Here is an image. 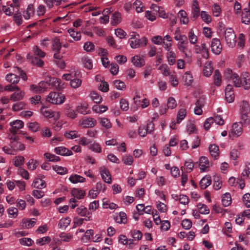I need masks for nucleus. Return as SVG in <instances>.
Listing matches in <instances>:
<instances>
[{
  "label": "nucleus",
  "instance_id": "f257e3e1",
  "mask_svg": "<svg viewBox=\"0 0 250 250\" xmlns=\"http://www.w3.org/2000/svg\"><path fill=\"white\" fill-rule=\"evenodd\" d=\"M57 83H58V86H59L60 84L59 81L55 78H51L49 80V82H41L38 85L34 84L31 85L30 86V89L32 90L35 91L37 92H42L48 88V87L50 85L51 83H53L54 84H56Z\"/></svg>",
  "mask_w": 250,
  "mask_h": 250
},
{
  "label": "nucleus",
  "instance_id": "f03ea898",
  "mask_svg": "<svg viewBox=\"0 0 250 250\" xmlns=\"http://www.w3.org/2000/svg\"><path fill=\"white\" fill-rule=\"evenodd\" d=\"M46 100L51 104H59L64 102L65 97L62 94L52 92L47 96Z\"/></svg>",
  "mask_w": 250,
  "mask_h": 250
},
{
  "label": "nucleus",
  "instance_id": "7ed1b4c3",
  "mask_svg": "<svg viewBox=\"0 0 250 250\" xmlns=\"http://www.w3.org/2000/svg\"><path fill=\"white\" fill-rule=\"evenodd\" d=\"M224 77L228 80H232L234 84L236 87H239L241 86L242 81H240L239 76L236 73H233L231 69H227L225 71Z\"/></svg>",
  "mask_w": 250,
  "mask_h": 250
},
{
  "label": "nucleus",
  "instance_id": "20e7f679",
  "mask_svg": "<svg viewBox=\"0 0 250 250\" xmlns=\"http://www.w3.org/2000/svg\"><path fill=\"white\" fill-rule=\"evenodd\" d=\"M225 38L228 45L233 48L236 44V35L231 28L227 29L225 31Z\"/></svg>",
  "mask_w": 250,
  "mask_h": 250
},
{
  "label": "nucleus",
  "instance_id": "39448f33",
  "mask_svg": "<svg viewBox=\"0 0 250 250\" xmlns=\"http://www.w3.org/2000/svg\"><path fill=\"white\" fill-rule=\"evenodd\" d=\"M211 48L212 52L215 54H219L222 51V45L218 39L213 38L211 41Z\"/></svg>",
  "mask_w": 250,
  "mask_h": 250
},
{
  "label": "nucleus",
  "instance_id": "423d86ee",
  "mask_svg": "<svg viewBox=\"0 0 250 250\" xmlns=\"http://www.w3.org/2000/svg\"><path fill=\"white\" fill-rule=\"evenodd\" d=\"M100 171L103 180L105 183L110 184L112 182V179L109 170L103 166L100 167Z\"/></svg>",
  "mask_w": 250,
  "mask_h": 250
},
{
  "label": "nucleus",
  "instance_id": "0eeeda50",
  "mask_svg": "<svg viewBox=\"0 0 250 250\" xmlns=\"http://www.w3.org/2000/svg\"><path fill=\"white\" fill-rule=\"evenodd\" d=\"M54 151L57 154L60 155L62 156H70L73 155L71 150H69L64 146L55 147Z\"/></svg>",
  "mask_w": 250,
  "mask_h": 250
},
{
  "label": "nucleus",
  "instance_id": "6e6552de",
  "mask_svg": "<svg viewBox=\"0 0 250 250\" xmlns=\"http://www.w3.org/2000/svg\"><path fill=\"white\" fill-rule=\"evenodd\" d=\"M199 166L201 171H207L210 166L208 157H200Z\"/></svg>",
  "mask_w": 250,
  "mask_h": 250
},
{
  "label": "nucleus",
  "instance_id": "1a4fd4ad",
  "mask_svg": "<svg viewBox=\"0 0 250 250\" xmlns=\"http://www.w3.org/2000/svg\"><path fill=\"white\" fill-rule=\"evenodd\" d=\"M242 128L241 126L236 123L233 124L232 129L229 132V136L231 137H238L242 134Z\"/></svg>",
  "mask_w": 250,
  "mask_h": 250
},
{
  "label": "nucleus",
  "instance_id": "9d476101",
  "mask_svg": "<svg viewBox=\"0 0 250 250\" xmlns=\"http://www.w3.org/2000/svg\"><path fill=\"white\" fill-rule=\"evenodd\" d=\"M242 118L244 120H246L250 114V106L247 102H244L241 109Z\"/></svg>",
  "mask_w": 250,
  "mask_h": 250
},
{
  "label": "nucleus",
  "instance_id": "9b49d317",
  "mask_svg": "<svg viewBox=\"0 0 250 250\" xmlns=\"http://www.w3.org/2000/svg\"><path fill=\"white\" fill-rule=\"evenodd\" d=\"M200 9L198 1L196 0H194L192 4V16L191 17V20L193 21L196 20L199 16Z\"/></svg>",
  "mask_w": 250,
  "mask_h": 250
},
{
  "label": "nucleus",
  "instance_id": "f8f14e48",
  "mask_svg": "<svg viewBox=\"0 0 250 250\" xmlns=\"http://www.w3.org/2000/svg\"><path fill=\"white\" fill-rule=\"evenodd\" d=\"M96 123V121L92 118H86L83 119L81 121V125L83 127H92L94 126Z\"/></svg>",
  "mask_w": 250,
  "mask_h": 250
},
{
  "label": "nucleus",
  "instance_id": "ddd939ff",
  "mask_svg": "<svg viewBox=\"0 0 250 250\" xmlns=\"http://www.w3.org/2000/svg\"><path fill=\"white\" fill-rule=\"evenodd\" d=\"M42 114L46 118H56V114L57 115V118H58V113L52 111L51 110L46 107H42L41 109Z\"/></svg>",
  "mask_w": 250,
  "mask_h": 250
},
{
  "label": "nucleus",
  "instance_id": "4468645a",
  "mask_svg": "<svg viewBox=\"0 0 250 250\" xmlns=\"http://www.w3.org/2000/svg\"><path fill=\"white\" fill-rule=\"evenodd\" d=\"M36 224V219H23L21 223V226L24 229H30Z\"/></svg>",
  "mask_w": 250,
  "mask_h": 250
},
{
  "label": "nucleus",
  "instance_id": "2eb2a0df",
  "mask_svg": "<svg viewBox=\"0 0 250 250\" xmlns=\"http://www.w3.org/2000/svg\"><path fill=\"white\" fill-rule=\"evenodd\" d=\"M242 21L243 23L248 24L250 22V8H245L242 14Z\"/></svg>",
  "mask_w": 250,
  "mask_h": 250
},
{
  "label": "nucleus",
  "instance_id": "dca6fc26",
  "mask_svg": "<svg viewBox=\"0 0 250 250\" xmlns=\"http://www.w3.org/2000/svg\"><path fill=\"white\" fill-rule=\"evenodd\" d=\"M131 62L135 66L138 67H141L145 65L144 59L139 56L133 57Z\"/></svg>",
  "mask_w": 250,
  "mask_h": 250
},
{
  "label": "nucleus",
  "instance_id": "f3484780",
  "mask_svg": "<svg viewBox=\"0 0 250 250\" xmlns=\"http://www.w3.org/2000/svg\"><path fill=\"white\" fill-rule=\"evenodd\" d=\"M186 45V44H178V48L180 52H182L185 55L186 58H190L192 56L191 51L188 49Z\"/></svg>",
  "mask_w": 250,
  "mask_h": 250
},
{
  "label": "nucleus",
  "instance_id": "a211bd4d",
  "mask_svg": "<svg viewBox=\"0 0 250 250\" xmlns=\"http://www.w3.org/2000/svg\"><path fill=\"white\" fill-rule=\"evenodd\" d=\"M27 58L30 60L31 63L33 65L38 67H42L44 64V62L37 57L30 56L28 55Z\"/></svg>",
  "mask_w": 250,
  "mask_h": 250
},
{
  "label": "nucleus",
  "instance_id": "6ab92c4d",
  "mask_svg": "<svg viewBox=\"0 0 250 250\" xmlns=\"http://www.w3.org/2000/svg\"><path fill=\"white\" fill-rule=\"evenodd\" d=\"M213 71V67L211 62H207L204 65L203 72L206 77L210 76Z\"/></svg>",
  "mask_w": 250,
  "mask_h": 250
},
{
  "label": "nucleus",
  "instance_id": "aec40b11",
  "mask_svg": "<svg viewBox=\"0 0 250 250\" xmlns=\"http://www.w3.org/2000/svg\"><path fill=\"white\" fill-rule=\"evenodd\" d=\"M211 183V177L209 176H206L203 177L200 182V186L202 189H206Z\"/></svg>",
  "mask_w": 250,
  "mask_h": 250
},
{
  "label": "nucleus",
  "instance_id": "412c9836",
  "mask_svg": "<svg viewBox=\"0 0 250 250\" xmlns=\"http://www.w3.org/2000/svg\"><path fill=\"white\" fill-rule=\"evenodd\" d=\"M6 80L11 84H16L20 81V77L16 74L9 73L6 75Z\"/></svg>",
  "mask_w": 250,
  "mask_h": 250
},
{
  "label": "nucleus",
  "instance_id": "4be33fe9",
  "mask_svg": "<svg viewBox=\"0 0 250 250\" xmlns=\"http://www.w3.org/2000/svg\"><path fill=\"white\" fill-rule=\"evenodd\" d=\"M71 193L73 197H76L78 200L83 198L85 196L84 191L77 188L73 189L71 190Z\"/></svg>",
  "mask_w": 250,
  "mask_h": 250
},
{
  "label": "nucleus",
  "instance_id": "5701e85b",
  "mask_svg": "<svg viewBox=\"0 0 250 250\" xmlns=\"http://www.w3.org/2000/svg\"><path fill=\"white\" fill-rule=\"evenodd\" d=\"M69 179L70 181L73 184H76L78 183H83L85 181V178L77 174H74L71 175L69 178Z\"/></svg>",
  "mask_w": 250,
  "mask_h": 250
},
{
  "label": "nucleus",
  "instance_id": "b1692460",
  "mask_svg": "<svg viewBox=\"0 0 250 250\" xmlns=\"http://www.w3.org/2000/svg\"><path fill=\"white\" fill-rule=\"evenodd\" d=\"M32 186L35 188L42 189L46 187V184L44 180L37 178L32 183Z\"/></svg>",
  "mask_w": 250,
  "mask_h": 250
},
{
  "label": "nucleus",
  "instance_id": "393cba45",
  "mask_svg": "<svg viewBox=\"0 0 250 250\" xmlns=\"http://www.w3.org/2000/svg\"><path fill=\"white\" fill-rule=\"evenodd\" d=\"M16 90L17 91L12 94L10 97L11 100L13 101H20L23 98L24 95V92L20 91L19 89Z\"/></svg>",
  "mask_w": 250,
  "mask_h": 250
},
{
  "label": "nucleus",
  "instance_id": "a878e982",
  "mask_svg": "<svg viewBox=\"0 0 250 250\" xmlns=\"http://www.w3.org/2000/svg\"><path fill=\"white\" fill-rule=\"evenodd\" d=\"M115 221L119 224H125L127 222V218L125 213L120 212L119 214L115 217Z\"/></svg>",
  "mask_w": 250,
  "mask_h": 250
},
{
  "label": "nucleus",
  "instance_id": "bb28decb",
  "mask_svg": "<svg viewBox=\"0 0 250 250\" xmlns=\"http://www.w3.org/2000/svg\"><path fill=\"white\" fill-rule=\"evenodd\" d=\"M178 17L180 19V21L183 24H188L189 20L188 18L187 17V14L185 10H181L178 14Z\"/></svg>",
  "mask_w": 250,
  "mask_h": 250
},
{
  "label": "nucleus",
  "instance_id": "cd10ccee",
  "mask_svg": "<svg viewBox=\"0 0 250 250\" xmlns=\"http://www.w3.org/2000/svg\"><path fill=\"white\" fill-rule=\"evenodd\" d=\"M222 202L224 207H228L231 204V198L229 193H226L223 195Z\"/></svg>",
  "mask_w": 250,
  "mask_h": 250
},
{
  "label": "nucleus",
  "instance_id": "c85d7f7f",
  "mask_svg": "<svg viewBox=\"0 0 250 250\" xmlns=\"http://www.w3.org/2000/svg\"><path fill=\"white\" fill-rule=\"evenodd\" d=\"M71 219L69 217L62 218L60 220L58 224L59 228L65 229L70 224Z\"/></svg>",
  "mask_w": 250,
  "mask_h": 250
},
{
  "label": "nucleus",
  "instance_id": "c756f323",
  "mask_svg": "<svg viewBox=\"0 0 250 250\" xmlns=\"http://www.w3.org/2000/svg\"><path fill=\"white\" fill-rule=\"evenodd\" d=\"M167 62L169 65H173L176 62V54L172 51L167 52Z\"/></svg>",
  "mask_w": 250,
  "mask_h": 250
},
{
  "label": "nucleus",
  "instance_id": "7c9ffc66",
  "mask_svg": "<svg viewBox=\"0 0 250 250\" xmlns=\"http://www.w3.org/2000/svg\"><path fill=\"white\" fill-rule=\"evenodd\" d=\"M62 46V43L58 37L54 38L52 42V49L54 51H59Z\"/></svg>",
  "mask_w": 250,
  "mask_h": 250
},
{
  "label": "nucleus",
  "instance_id": "2f4dec72",
  "mask_svg": "<svg viewBox=\"0 0 250 250\" xmlns=\"http://www.w3.org/2000/svg\"><path fill=\"white\" fill-rule=\"evenodd\" d=\"M213 188L215 190L220 189L222 186V181L219 176H215L213 179Z\"/></svg>",
  "mask_w": 250,
  "mask_h": 250
},
{
  "label": "nucleus",
  "instance_id": "473e14b6",
  "mask_svg": "<svg viewBox=\"0 0 250 250\" xmlns=\"http://www.w3.org/2000/svg\"><path fill=\"white\" fill-rule=\"evenodd\" d=\"M34 13V9L33 7V5L32 4H30L28 5L26 12H23V17L24 18L28 20L30 18V16H33Z\"/></svg>",
  "mask_w": 250,
  "mask_h": 250
},
{
  "label": "nucleus",
  "instance_id": "72a5a7b5",
  "mask_svg": "<svg viewBox=\"0 0 250 250\" xmlns=\"http://www.w3.org/2000/svg\"><path fill=\"white\" fill-rule=\"evenodd\" d=\"M82 62L84 67L88 69H91L93 67L92 61L88 57L84 56L82 58Z\"/></svg>",
  "mask_w": 250,
  "mask_h": 250
},
{
  "label": "nucleus",
  "instance_id": "f704fd0d",
  "mask_svg": "<svg viewBox=\"0 0 250 250\" xmlns=\"http://www.w3.org/2000/svg\"><path fill=\"white\" fill-rule=\"evenodd\" d=\"M214 83L217 86L221 85L222 83V77L218 70H215L214 75Z\"/></svg>",
  "mask_w": 250,
  "mask_h": 250
},
{
  "label": "nucleus",
  "instance_id": "c9c22d12",
  "mask_svg": "<svg viewBox=\"0 0 250 250\" xmlns=\"http://www.w3.org/2000/svg\"><path fill=\"white\" fill-rule=\"evenodd\" d=\"M208 149L210 153L211 156H219V148L216 145L214 144L210 145L209 146Z\"/></svg>",
  "mask_w": 250,
  "mask_h": 250
},
{
  "label": "nucleus",
  "instance_id": "e433bc0d",
  "mask_svg": "<svg viewBox=\"0 0 250 250\" xmlns=\"http://www.w3.org/2000/svg\"><path fill=\"white\" fill-rule=\"evenodd\" d=\"M77 213L81 216H84L90 211H88L87 208L83 206H81L76 208Z\"/></svg>",
  "mask_w": 250,
  "mask_h": 250
},
{
  "label": "nucleus",
  "instance_id": "4c0bfd02",
  "mask_svg": "<svg viewBox=\"0 0 250 250\" xmlns=\"http://www.w3.org/2000/svg\"><path fill=\"white\" fill-rule=\"evenodd\" d=\"M68 32L70 35L75 40L79 41L81 39V34L80 32L75 31L73 29H69Z\"/></svg>",
  "mask_w": 250,
  "mask_h": 250
},
{
  "label": "nucleus",
  "instance_id": "58836bf2",
  "mask_svg": "<svg viewBox=\"0 0 250 250\" xmlns=\"http://www.w3.org/2000/svg\"><path fill=\"white\" fill-rule=\"evenodd\" d=\"M66 0H43L49 8L52 7L53 4L57 6L61 4L62 1H65Z\"/></svg>",
  "mask_w": 250,
  "mask_h": 250
},
{
  "label": "nucleus",
  "instance_id": "ea45409f",
  "mask_svg": "<svg viewBox=\"0 0 250 250\" xmlns=\"http://www.w3.org/2000/svg\"><path fill=\"white\" fill-rule=\"evenodd\" d=\"M187 114V111L185 109H180L177 114V123H180L182 120H183L186 117Z\"/></svg>",
  "mask_w": 250,
  "mask_h": 250
},
{
  "label": "nucleus",
  "instance_id": "a19ab883",
  "mask_svg": "<svg viewBox=\"0 0 250 250\" xmlns=\"http://www.w3.org/2000/svg\"><path fill=\"white\" fill-rule=\"evenodd\" d=\"M59 237L62 241L68 242L71 241L72 238V235L69 233L62 232L60 234Z\"/></svg>",
  "mask_w": 250,
  "mask_h": 250
},
{
  "label": "nucleus",
  "instance_id": "79ce46f5",
  "mask_svg": "<svg viewBox=\"0 0 250 250\" xmlns=\"http://www.w3.org/2000/svg\"><path fill=\"white\" fill-rule=\"evenodd\" d=\"M115 87L119 90H123L125 88V84L124 82L120 80H115L113 82Z\"/></svg>",
  "mask_w": 250,
  "mask_h": 250
},
{
  "label": "nucleus",
  "instance_id": "37998d69",
  "mask_svg": "<svg viewBox=\"0 0 250 250\" xmlns=\"http://www.w3.org/2000/svg\"><path fill=\"white\" fill-rule=\"evenodd\" d=\"M76 111L78 113L84 115L89 113V112L87 110V105L85 104H81L78 106L76 108Z\"/></svg>",
  "mask_w": 250,
  "mask_h": 250
},
{
  "label": "nucleus",
  "instance_id": "c03bdc74",
  "mask_svg": "<svg viewBox=\"0 0 250 250\" xmlns=\"http://www.w3.org/2000/svg\"><path fill=\"white\" fill-rule=\"evenodd\" d=\"M197 207L200 213L204 214H208L209 213V210L206 205L202 204H198Z\"/></svg>",
  "mask_w": 250,
  "mask_h": 250
},
{
  "label": "nucleus",
  "instance_id": "a18cd8bd",
  "mask_svg": "<svg viewBox=\"0 0 250 250\" xmlns=\"http://www.w3.org/2000/svg\"><path fill=\"white\" fill-rule=\"evenodd\" d=\"M130 45L132 48H137L140 46V41L139 38H136L133 40H129Z\"/></svg>",
  "mask_w": 250,
  "mask_h": 250
},
{
  "label": "nucleus",
  "instance_id": "49530a36",
  "mask_svg": "<svg viewBox=\"0 0 250 250\" xmlns=\"http://www.w3.org/2000/svg\"><path fill=\"white\" fill-rule=\"evenodd\" d=\"M51 241V238L49 236H45L40 239H38L36 241V243L40 245V246H43L46 244L49 243Z\"/></svg>",
  "mask_w": 250,
  "mask_h": 250
},
{
  "label": "nucleus",
  "instance_id": "de8ad7c7",
  "mask_svg": "<svg viewBox=\"0 0 250 250\" xmlns=\"http://www.w3.org/2000/svg\"><path fill=\"white\" fill-rule=\"evenodd\" d=\"M188 39L190 42L191 44H194L197 42V37L194 34V31L192 29H191L188 33Z\"/></svg>",
  "mask_w": 250,
  "mask_h": 250
},
{
  "label": "nucleus",
  "instance_id": "09e8293b",
  "mask_svg": "<svg viewBox=\"0 0 250 250\" xmlns=\"http://www.w3.org/2000/svg\"><path fill=\"white\" fill-rule=\"evenodd\" d=\"M183 79L185 80L186 84L187 85H190L193 82V79L192 75L188 72L185 73Z\"/></svg>",
  "mask_w": 250,
  "mask_h": 250
},
{
  "label": "nucleus",
  "instance_id": "8fccbe9b",
  "mask_svg": "<svg viewBox=\"0 0 250 250\" xmlns=\"http://www.w3.org/2000/svg\"><path fill=\"white\" fill-rule=\"evenodd\" d=\"M20 243L23 246H30L32 245L33 241L30 238H22L19 240Z\"/></svg>",
  "mask_w": 250,
  "mask_h": 250
},
{
  "label": "nucleus",
  "instance_id": "3c124183",
  "mask_svg": "<svg viewBox=\"0 0 250 250\" xmlns=\"http://www.w3.org/2000/svg\"><path fill=\"white\" fill-rule=\"evenodd\" d=\"M53 169L57 172V173L63 175L67 173V170L66 168L62 167L57 165L54 166L53 167Z\"/></svg>",
  "mask_w": 250,
  "mask_h": 250
},
{
  "label": "nucleus",
  "instance_id": "603ef678",
  "mask_svg": "<svg viewBox=\"0 0 250 250\" xmlns=\"http://www.w3.org/2000/svg\"><path fill=\"white\" fill-rule=\"evenodd\" d=\"M201 17L202 19L206 23H209L211 21L210 16L208 14L207 12L205 11H202L201 13Z\"/></svg>",
  "mask_w": 250,
  "mask_h": 250
},
{
  "label": "nucleus",
  "instance_id": "864d4df0",
  "mask_svg": "<svg viewBox=\"0 0 250 250\" xmlns=\"http://www.w3.org/2000/svg\"><path fill=\"white\" fill-rule=\"evenodd\" d=\"M94 47L95 45L92 42H87L84 43L83 49L86 52H90L94 50Z\"/></svg>",
  "mask_w": 250,
  "mask_h": 250
},
{
  "label": "nucleus",
  "instance_id": "5fc2aeb1",
  "mask_svg": "<svg viewBox=\"0 0 250 250\" xmlns=\"http://www.w3.org/2000/svg\"><path fill=\"white\" fill-rule=\"evenodd\" d=\"M33 52L34 55L38 56L41 58H43L45 56V53L40 49L37 46H35L33 47Z\"/></svg>",
  "mask_w": 250,
  "mask_h": 250
},
{
  "label": "nucleus",
  "instance_id": "6e6d98bb",
  "mask_svg": "<svg viewBox=\"0 0 250 250\" xmlns=\"http://www.w3.org/2000/svg\"><path fill=\"white\" fill-rule=\"evenodd\" d=\"M121 15L118 12H115L112 15V23L118 24L120 22Z\"/></svg>",
  "mask_w": 250,
  "mask_h": 250
},
{
  "label": "nucleus",
  "instance_id": "4d7b16f0",
  "mask_svg": "<svg viewBox=\"0 0 250 250\" xmlns=\"http://www.w3.org/2000/svg\"><path fill=\"white\" fill-rule=\"evenodd\" d=\"M91 98L95 103H100L102 101V98L97 93L93 92L91 93Z\"/></svg>",
  "mask_w": 250,
  "mask_h": 250
},
{
  "label": "nucleus",
  "instance_id": "13d9d810",
  "mask_svg": "<svg viewBox=\"0 0 250 250\" xmlns=\"http://www.w3.org/2000/svg\"><path fill=\"white\" fill-rule=\"evenodd\" d=\"M177 105V103L173 97H169L167 100V107L168 108L173 109Z\"/></svg>",
  "mask_w": 250,
  "mask_h": 250
},
{
  "label": "nucleus",
  "instance_id": "bf43d9fd",
  "mask_svg": "<svg viewBox=\"0 0 250 250\" xmlns=\"http://www.w3.org/2000/svg\"><path fill=\"white\" fill-rule=\"evenodd\" d=\"M25 104L23 102H19L13 104L12 109L14 111H18L23 109Z\"/></svg>",
  "mask_w": 250,
  "mask_h": 250
},
{
  "label": "nucleus",
  "instance_id": "052dcab7",
  "mask_svg": "<svg viewBox=\"0 0 250 250\" xmlns=\"http://www.w3.org/2000/svg\"><path fill=\"white\" fill-rule=\"evenodd\" d=\"M182 225L185 229H189L192 227V222L189 219H186L182 221Z\"/></svg>",
  "mask_w": 250,
  "mask_h": 250
},
{
  "label": "nucleus",
  "instance_id": "680f3d73",
  "mask_svg": "<svg viewBox=\"0 0 250 250\" xmlns=\"http://www.w3.org/2000/svg\"><path fill=\"white\" fill-rule=\"evenodd\" d=\"M64 136L67 139H73L78 137L77 132L75 130L66 132L64 133Z\"/></svg>",
  "mask_w": 250,
  "mask_h": 250
},
{
  "label": "nucleus",
  "instance_id": "e2e57ef3",
  "mask_svg": "<svg viewBox=\"0 0 250 250\" xmlns=\"http://www.w3.org/2000/svg\"><path fill=\"white\" fill-rule=\"evenodd\" d=\"M131 235L135 240H139L142 237V232L138 230H134L131 231Z\"/></svg>",
  "mask_w": 250,
  "mask_h": 250
},
{
  "label": "nucleus",
  "instance_id": "0e129e2a",
  "mask_svg": "<svg viewBox=\"0 0 250 250\" xmlns=\"http://www.w3.org/2000/svg\"><path fill=\"white\" fill-rule=\"evenodd\" d=\"M115 33L116 35L120 39L124 38L127 35L126 33L121 28L116 29L115 30Z\"/></svg>",
  "mask_w": 250,
  "mask_h": 250
},
{
  "label": "nucleus",
  "instance_id": "69168bd1",
  "mask_svg": "<svg viewBox=\"0 0 250 250\" xmlns=\"http://www.w3.org/2000/svg\"><path fill=\"white\" fill-rule=\"evenodd\" d=\"M120 107L124 111H127L128 109V103L124 99H121L120 102Z\"/></svg>",
  "mask_w": 250,
  "mask_h": 250
},
{
  "label": "nucleus",
  "instance_id": "338daca9",
  "mask_svg": "<svg viewBox=\"0 0 250 250\" xmlns=\"http://www.w3.org/2000/svg\"><path fill=\"white\" fill-rule=\"evenodd\" d=\"M244 204L247 208H250V194L246 193L243 197Z\"/></svg>",
  "mask_w": 250,
  "mask_h": 250
},
{
  "label": "nucleus",
  "instance_id": "774afa93",
  "mask_svg": "<svg viewBox=\"0 0 250 250\" xmlns=\"http://www.w3.org/2000/svg\"><path fill=\"white\" fill-rule=\"evenodd\" d=\"M242 175L250 179V163L247 164L246 168L242 173Z\"/></svg>",
  "mask_w": 250,
  "mask_h": 250
}]
</instances>
